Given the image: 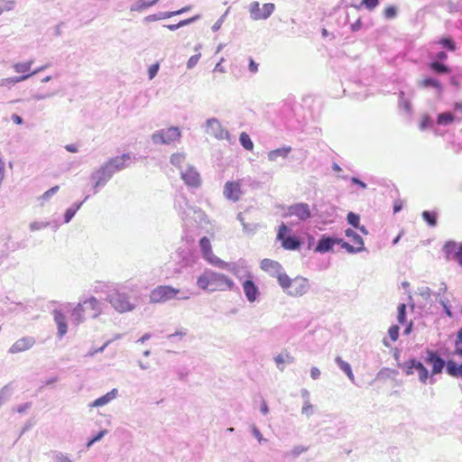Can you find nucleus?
<instances>
[{"instance_id": "f257e3e1", "label": "nucleus", "mask_w": 462, "mask_h": 462, "mask_svg": "<svg viewBox=\"0 0 462 462\" xmlns=\"http://www.w3.org/2000/svg\"><path fill=\"white\" fill-rule=\"evenodd\" d=\"M197 285L201 290L213 292L230 291L234 288L235 283L226 275L208 269L198 277Z\"/></svg>"}, {"instance_id": "f03ea898", "label": "nucleus", "mask_w": 462, "mask_h": 462, "mask_svg": "<svg viewBox=\"0 0 462 462\" xmlns=\"http://www.w3.org/2000/svg\"><path fill=\"white\" fill-rule=\"evenodd\" d=\"M425 362L431 365V376L440 374L445 366V361L432 350L426 351ZM446 371L450 376L460 377L462 364L457 365L455 361L449 360L446 364Z\"/></svg>"}, {"instance_id": "7ed1b4c3", "label": "nucleus", "mask_w": 462, "mask_h": 462, "mask_svg": "<svg viewBox=\"0 0 462 462\" xmlns=\"http://www.w3.org/2000/svg\"><path fill=\"white\" fill-rule=\"evenodd\" d=\"M130 160V155L127 153L116 156L110 159L101 169L97 171V181L94 188L106 183L113 175L114 172L121 171L127 167V162Z\"/></svg>"}, {"instance_id": "20e7f679", "label": "nucleus", "mask_w": 462, "mask_h": 462, "mask_svg": "<svg viewBox=\"0 0 462 462\" xmlns=\"http://www.w3.org/2000/svg\"><path fill=\"white\" fill-rule=\"evenodd\" d=\"M101 313V306L98 300L91 297L79 303L72 310L71 316L77 324L87 319H95Z\"/></svg>"}, {"instance_id": "39448f33", "label": "nucleus", "mask_w": 462, "mask_h": 462, "mask_svg": "<svg viewBox=\"0 0 462 462\" xmlns=\"http://www.w3.org/2000/svg\"><path fill=\"white\" fill-rule=\"evenodd\" d=\"M280 286L290 296L300 297L304 295L310 288L309 281L301 276L293 279L287 274L280 277Z\"/></svg>"}, {"instance_id": "423d86ee", "label": "nucleus", "mask_w": 462, "mask_h": 462, "mask_svg": "<svg viewBox=\"0 0 462 462\" xmlns=\"http://www.w3.org/2000/svg\"><path fill=\"white\" fill-rule=\"evenodd\" d=\"M402 370L407 375H411L416 372L418 374L419 381L421 383H427L429 379H430V383L434 382V379L432 378L433 376H430L429 371L425 365L414 358L405 362Z\"/></svg>"}, {"instance_id": "0eeeda50", "label": "nucleus", "mask_w": 462, "mask_h": 462, "mask_svg": "<svg viewBox=\"0 0 462 462\" xmlns=\"http://www.w3.org/2000/svg\"><path fill=\"white\" fill-rule=\"evenodd\" d=\"M180 290L169 285H159L155 287L150 293V301L152 303L165 302L175 299Z\"/></svg>"}, {"instance_id": "6e6552de", "label": "nucleus", "mask_w": 462, "mask_h": 462, "mask_svg": "<svg viewBox=\"0 0 462 462\" xmlns=\"http://www.w3.org/2000/svg\"><path fill=\"white\" fill-rule=\"evenodd\" d=\"M199 246L204 259H206L209 263L222 269H229L228 263L221 260L214 254L210 241L208 237L204 236L199 240Z\"/></svg>"}, {"instance_id": "1a4fd4ad", "label": "nucleus", "mask_w": 462, "mask_h": 462, "mask_svg": "<svg viewBox=\"0 0 462 462\" xmlns=\"http://www.w3.org/2000/svg\"><path fill=\"white\" fill-rule=\"evenodd\" d=\"M109 302L118 312H127L134 309V304L130 301L129 296L120 291H115L109 295Z\"/></svg>"}, {"instance_id": "9d476101", "label": "nucleus", "mask_w": 462, "mask_h": 462, "mask_svg": "<svg viewBox=\"0 0 462 462\" xmlns=\"http://www.w3.org/2000/svg\"><path fill=\"white\" fill-rule=\"evenodd\" d=\"M289 228L285 224L279 226L277 239L282 241V247L286 250H296L300 247V242L296 236H286Z\"/></svg>"}, {"instance_id": "9b49d317", "label": "nucleus", "mask_w": 462, "mask_h": 462, "mask_svg": "<svg viewBox=\"0 0 462 462\" xmlns=\"http://www.w3.org/2000/svg\"><path fill=\"white\" fill-rule=\"evenodd\" d=\"M250 15L254 20H263L268 18L274 11L273 4H264L263 7H260L258 2H253L250 5Z\"/></svg>"}, {"instance_id": "f8f14e48", "label": "nucleus", "mask_w": 462, "mask_h": 462, "mask_svg": "<svg viewBox=\"0 0 462 462\" xmlns=\"http://www.w3.org/2000/svg\"><path fill=\"white\" fill-rule=\"evenodd\" d=\"M180 137V131L178 127H170L165 131L152 134V140L156 143H171Z\"/></svg>"}, {"instance_id": "ddd939ff", "label": "nucleus", "mask_w": 462, "mask_h": 462, "mask_svg": "<svg viewBox=\"0 0 462 462\" xmlns=\"http://www.w3.org/2000/svg\"><path fill=\"white\" fill-rule=\"evenodd\" d=\"M260 267L269 275L276 277L279 283L280 277L286 275V273L283 272L282 266L274 260L265 258L261 261Z\"/></svg>"}, {"instance_id": "4468645a", "label": "nucleus", "mask_w": 462, "mask_h": 462, "mask_svg": "<svg viewBox=\"0 0 462 462\" xmlns=\"http://www.w3.org/2000/svg\"><path fill=\"white\" fill-rule=\"evenodd\" d=\"M224 196L226 199L232 200V201H237L240 199L243 191L241 188V182L240 181H227L224 186L223 190Z\"/></svg>"}, {"instance_id": "2eb2a0df", "label": "nucleus", "mask_w": 462, "mask_h": 462, "mask_svg": "<svg viewBox=\"0 0 462 462\" xmlns=\"http://www.w3.org/2000/svg\"><path fill=\"white\" fill-rule=\"evenodd\" d=\"M206 132L217 139H223L227 135V132L222 127L219 121L215 118L207 121Z\"/></svg>"}, {"instance_id": "dca6fc26", "label": "nucleus", "mask_w": 462, "mask_h": 462, "mask_svg": "<svg viewBox=\"0 0 462 462\" xmlns=\"http://www.w3.org/2000/svg\"><path fill=\"white\" fill-rule=\"evenodd\" d=\"M33 337H23L16 340L10 347V353L16 354L26 351L33 346L35 344Z\"/></svg>"}, {"instance_id": "f3484780", "label": "nucleus", "mask_w": 462, "mask_h": 462, "mask_svg": "<svg viewBox=\"0 0 462 462\" xmlns=\"http://www.w3.org/2000/svg\"><path fill=\"white\" fill-rule=\"evenodd\" d=\"M290 216H295L300 220H306L310 217V210L309 205L306 203H299L291 206L288 209Z\"/></svg>"}, {"instance_id": "a211bd4d", "label": "nucleus", "mask_w": 462, "mask_h": 462, "mask_svg": "<svg viewBox=\"0 0 462 462\" xmlns=\"http://www.w3.org/2000/svg\"><path fill=\"white\" fill-rule=\"evenodd\" d=\"M181 177L188 186L198 188L200 185L201 180L199 174L193 168L187 169L182 172Z\"/></svg>"}, {"instance_id": "6ab92c4d", "label": "nucleus", "mask_w": 462, "mask_h": 462, "mask_svg": "<svg viewBox=\"0 0 462 462\" xmlns=\"http://www.w3.org/2000/svg\"><path fill=\"white\" fill-rule=\"evenodd\" d=\"M52 314L58 328V335L61 337L65 336L68 331L66 317L60 310H54Z\"/></svg>"}, {"instance_id": "aec40b11", "label": "nucleus", "mask_w": 462, "mask_h": 462, "mask_svg": "<svg viewBox=\"0 0 462 462\" xmlns=\"http://www.w3.org/2000/svg\"><path fill=\"white\" fill-rule=\"evenodd\" d=\"M337 242H338L337 238H332V237L322 236L316 246V252H319L321 254L329 252L333 249V246L335 245H337Z\"/></svg>"}, {"instance_id": "412c9836", "label": "nucleus", "mask_w": 462, "mask_h": 462, "mask_svg": "<svg viewBox=\"0 0 462 462\" xmlns=\"http://www.w3.org/2000/svg\"><path fill=\"white\" fill-rule=\"evenodd\" d=\"M243 290L246 299L250 302H254L257 299L259 293L258 288L252 280H246L243 283Z\"/></svg>"}, {"instance_id": "4be33fe9", "label": "nucleus", "mask_w": 462, "mask_h": 462, "mask_svg": "<svg viewBox=\"0 0 462 462\" xmlns=\"http://www.w3.org/2000/svg\"><path fill=\"white\" fill-rule=\"evenodd\" d=\"M32 63H33L32 60H29V61H26V62L15 63L14 65V69L17 73H21L23 75L32 74V75L40 72L41 70H42L45 68V67H41V68L36 69H34L33 71L31 72V68H32Z\"/></svg>"}, {"instance_id": "5701e85b", "label": "nucleus", "mask_w": 462, "mask_h": 462, "mask_svg": "<svg viewBox=\"0 0 462 462\" xmlns=\"http://www.w3.org/2000/svg\"><path fill=\"white\" fill-rule=\"evenodd\" d=\"M117 395V390L113 389L112 391L108 392L106 394L97 398L92 403L89 404L90 407H99L104 406L110 402L112 400H114Z\"/></svg>"}, {"instance_id": "b1692460", "label": "nucleus", "mask_w": 462, "mask_h": 462, "mask_svg": "<svg viewBox=\"0 0 462 462\" xmlns=\"http://www.w3.org/2000/svg\"><path fill=\"white\" fill-rule=\"evenodd\" d=\"M291 146H284L282 148L273 150L268 152V160L273 162L276 161L278 157L286 158L291 152Z\"/></svg>"}, {"instance_id": "393cba45", "label": "nucleus", "mask_w": 462, "mask_h": 462, "mask_svg": "<svg viewBox=\"0 0 462 462\" xmlns=\"http://www.w3.org/2000/svg\"><path fill=\"white\" fill-rule=\"evenodd\" d=\"M444 248L447 254H450L452 251L457 248V250L455 253V259L462 266V245H459L457 246L455 242L449 241L445 245Z\"/></svg>"}, {"instance_id": "a878e982", "label": "nucleus", "mask_w": 462, "mask_h": 462, "mask_svg": "<svg viewBox=\"0 0 462 462\" xmlns=\"http://www.w3.org/2000/svg\"><path fill=\"white\" fill-rule=\"evenodd\" d=\"M199 18H200V14H196V15H194L192 17H189L188 19L181 20V21H180L176 24H168L165 27L167 29H169L170 31H175V30L179 29L180 27L189 25V24L198 21Z\"/></svg>"}, {"instance_id": "bb28decb", "label": "nucleus", "mask_w": 462, "mask_h": 462, "mask_svg": "<svg viewBox=\"0 0 462 462\" xmlns=\"http://www.w3.org/2000/svg\"><path fill=\"white\" fill-rule=\"evenodd\" d=\"M419 86L423 88H437L439 90L442 89V86H441L440 82L439 80L435 79H432V78H425V79H421L419 82Z\"/></svg>"}, {"instance_id": "cd10ccee", "label": "nucleus", "mask_w": 462, "mask_h": 462, "mask_svg": "<svg viewBox=\"0 0 462 462\" xmlns=\"http://www.w3.org/2000/svg\"><path fill=\"white\" fill-rule=\"evenodd\" d=\"M158 0H152V1H145V0H139L136 2V4L131 7L132 12H142L144 9H147L152 5H154L157 3Z\"/></svg>"}, {"instance_id": "c85d7f7f", "label": "nucleus", "mask_w": 462, "mask_h": 462, "mask_svg": "<svg viewBox=\"0 0 462 462\" xmlns=\"http://www.w3.org/2000/svg\"><path fill=\"white\" fill-rule=\"evenodd\" d=\"M337 245H340L341 247L346 249L348 253L355 254L365 250V247H361L354 244L351 245L347 242H345L343 239H337Z\"/></svg>"}, {"instance_id": "c756f323", "label": "nucleus", "mask_w": 462, "mask_h": 462, "mask_svg": "<svg viewBox=\"0 0 462 462\" xmlns=\"http://www.w3.org/2000/svg\"><path fill=\"white\" fill-rule=\"evenodd\" d=\"M346 236L350 238L352 243L356 245L365 247L363 238L354 230L348 228L346 230Z\"/></svg>"}, {"instance_id": "7c9ffc66", "label": "nucleus", "mask_w": 462, "mask_h": 462, "mask_svg": "<svg viewBox=\"0 0 462 462\" xmlns=\"http://www.w3.org/2000/svg\"><path fill=\"white\" fill-rule=\"evenodd\" d=\"M429 66L433 71L439 74H448L450 72V69L448 66L438 61L431 62Z\"/></svg>"}, {"instance_id": "2f4dec72", "label": "nucleus", "mask_w": 462, "mask_h": 462, "mask_svg": "<svg viewBox=\"0 0 462 462\" xmlns=\"http://www.w3.org/2000/svg\"><path fill=\"white\" fill-rule=\"evenodd\" d=\"M336 362L339 365V367L347 374L349 379H351L353 381L354 380V374H353V372H352L350 365L347 364L346 362L343 361L341 359V357H339V356H337L336 358Z\"/></svg>"}, {"instance_id": "473e14b6", "label": "nucleus", "mask_w": 462, "mask_h": 462, "mask_svg": "<svg viewBox=\"0 0 462 462\" xmlns=\"http://www.w3.org/2000/svg\"><path fill=\"white\" fill-rule=\"evenodd\" d=\"M454 120H455L454 116L449 112H446V113H441L438 116L437 123H438V125H448V124H451L452 122H454Z\"/></svg>"}, {"instance_id": "72a5a7b5", "label": "nucleus", "mask_w": 462, "mask_h": 462, "mask_svg": "<svg viewBox=\"0 0 462 462\" xmlns=\"http://www.w3.org/2000/svg\"><path fill=\"white\" fill-rule=\"evenodd\" d=\"M439 43L449 51H455L457 49L456 42L450 37L441 38Z\"/></svg>"}, {"instance_id": "f704fd0d", "label": "nucleus", "mask_w": 462, "mask_h": 462, "mask_svg": "<svg viewBox=\"0 0 462 462\" xmlns=\"http://www.w3.org/2000/svg\"><path fill=\"white\" fill-rule=\"evenodd\" d=\"M239 141L245 149H246L248 151L253 150L254 143H253L250 136L246 133H242L240 134Z\"/></svg>"}, {"instance_id": "c9c22d12", "label": "nucleus", "mask_w": 462, "mask_h": 462, "mask_svg": "<svg viewBox=\"0 0 462 462\" xmlns=\"http://www.w3.org/2000/svg\"><path fill=\"white\" fill-rule=\"evenodd\" d=\"M422 218L430 226H435L437 225V214L435 212H430V211H423L422 214Z\"/></svg>"}, {"instance_id": "e433bc0d", "label": "nucleus", "mask_w": 462, "mask_h": 462, "mask_svg": "<svg viewBox=\"0 0 462 462\" xmlns=\"http://www.w3.org/2000/svg\"><path fill=\"white\" fill-rule=\"evenodd\" d=\"M191 9V6L190 5H187V6H184L177 11H171V12H165V13H162L161 14V17L162 18H171V17H173L175 15H179V14H184L188 11H189Z\"/></svg>"}, {"instance_id": "4c0bfd02", "label": "nucleus", "mask_w": 462, "mask_h": 462, "mask_svg": "<svg viewBox=\"0 0 462 462\" xmlns=\"http://www.w3.org/2000/svg\"><path fill=\"white\" fill-rule=\"evenodd\" d=\"M406 318V305L404 303H402L398 306V321L401 324H403L405 322Z\"/></svg>"}, {"instance_id": "58836bf2", "label": "nucleus", "mask_w": 462, "mask_h": 462, "mask_svg": "<svg viewBox=\"0 0 462 462\" xmlns=\"http://www.w3.org/2000/svg\"><path fill=\"white\" fill-rule=\"evenodd\" d=\"M285 360H287L288 362H293V357L291 356L289 353H286L285 356L278 355L274 358V361L278 366H280V365H282L285 362Z\"/></svg>"}, {"instance_id": "ea45409f", "label": "nucleus", "mask_w": 462, "mask_h": 462, "mask_svg": "<svg viewBox=\"0 0 462 462\" xmlns=\"http://www.w3.org/2000/svg\"><path fill=\"white\" fill-rule=\"evenodd\" d=\"M396 14L397 10L393 5L387 6L383 11L384 17L387 19L394 18L396 16Z\"/></svg>"}, {"instance_id": "a19ab883", "label": "nucleus", "mask_w": 462, "mask_h": 462, "mask_svg": "<svg viewBox=\"0 0 462 462\" xmlns=\"http://www.w3.org/2000/svg\"><path fill=\"white\" fill-rule=\"evenodd\" d=\"M347 221L354 227H357L359 224V216L353 212H349L347 214Z\"/></svg>"}, {"instance_id": "79ce46f5", "label": "nucleus", "mask_w": 462, "mask_h": 462, "mask_svg": "<svg viewBox=\"0 0 462 462\" xmlns=\"http://www.w3.org/2000/svg\"><path fill=\"white\" fill-rule=\"evenodd\" d=\"M389 337L393 341H396L399 337V327L396 325H393L388 329Z\"/></svg>"}, {"instance_id": "37998d69", "label": "nucleus", "mask_w": 462, "mask_h": 462, "mask_svg": "<svg viewBox=\"0 0 462 462\" xmlns=\"http://www.w3.org/2000/svg\"><path fill=\"white\" fill-rule=\"evenodd\" d=\"M362 5L368 10H373L379 5V0H362Z\"/></svg>"}, {"instance_id": "c03bdc74", "label": "nucleus", "mask_w": 462, "mask_h": 462, "mask_svg": "<svg viewBox=\"0 0 462 462\" xmlns=\"http://www.w3.org/2000/svg\"><path fill=\"white\" fill-rule=\"evenodd\" d=\"M199 59H200V54H195V55L191 56L187 62V67L189 69H192L193 67H195L197 65Z\"/></svg>"}, {"instance_id": "a18cd8bd", "label": "nucleus", "mask_w": 462, "mask_h": 462, "mask_svg": "<svg viewBox=\"0 0 462 462\" xmlns=\"http://www.w3.org/2000/svg\"><path fill=\"white\" fill-rule=\"evenodd\" d=\"M31 76H32V74H25V75H22L21 77L7 79H5V81L15 84V83H18V82L27 79Z\"/></svg>"}, {"instance_id": "49530a36", "label": "nucleus", "mask_w": 462, "mask_h": 462, "mask_svg": "<svg viewBox=\"0 0 462 462\" xmlns=\"http://www.w3.org/2000/svg\"><path fill=\"white\" fill-rule=\"evenodd\" d=\"M184 161V156L180 153L172 154L171 157V162L172 164H180Z\"/></svg>"}, {"instance_id": "de8ad7c7", "label": "nucleus", "mask_w": 462, "mask_h": 462, "mask_svg": "<svg viewBox=\"0 0 462 462\" xmlns=\"http://www.w3.org/2000/svg\"><path fill=\"white\" fill-rule=\"evenodd\" d=\"M159 70V64L156 63V64H152L149 69H148V74H149V79H152L155 77V75L157 74Z\"/></svg>"}, {"instance_id": "09e8293b", "label": "nucleus", "mask_w": 462, "mask_h": 462, "mask_svg": "<svg viewBox=\"0 0 462 462\" xmlns=\"http://www.w3.org/2000/svg\"><path fill=\"white\" fill-rule=\"evenodd\" d=\"M430 125V118L429 116H423L420 124L421 130L426 129Z\"/></svg>"}, {"instance_id": "8fccbe9b", "label": "nucleus", "mask_w": 462, "mask_h": 462, "mask_svg": "<svg viewBox=\"0 0 462 462\" xmlns=\"http://www.w3.org/2000/svg\"><path fill=\"white\" fill-rule=\"evenodd\" d=\"M60 187L59 186H54L52 188H51L50 189H48L47 191L44 192V194L42 195V197L44 199H48L50 198L51 195H53L54 193H56L58 190H59Z\"/></svg>"}, {"instance_id": "3c124183", "label": "nucleus", "mask_w": 462, "mask_h": 462, "mask_svg": "<svg viewBox=\"0 0 462 462\" xmlns=\"http://www.w3.org/2000/svg\"><path fill=\"white\" fill-rule=\"evenodd\" d=\"M106 433V430H102L100 431L96 437H94L93 439H91L88 442V447L91 446L93 443L98 441L99 439H101V438Z\"/></svg>"}, {"instance_id": "603ef678", "label": "nucleus", "mask_w": 462, "mask_h": 462, "mask_svg": "<svg viewBox=\"0 0 462 462\" xmlns=\"http://www.w3.org/2000/svg\"><path fill=\"white\" fill-rule=\"evenodd\" d=\"M455 353L462 357V341H455Z\"/></svg>"}, {"instance_id": "864d4df0", "label": "nucleus", "mask_w": 462, "mask_h": 462, "mask_svg": "<svg viewBox=\"0 0 462 462\" xmlns=\"http://www.w3.org/2000/svg\"><path fill=\"white\" fill-rule=\"evenodd\" d=\"M249 70L252 73H255L258 70V64L255 63L253 59H250V61H249Z\"/></svg>"}, {"instance_id": "5fc2aeb1", "label": "nucleus", "mask_w": 462, "mask_h": 462, "mask_svg": "<svg viewBox=\"0 0 462 462\" xmlns=\"http://www.w3.org/2000/svg\"><path fill=\"white\" fill-rule=\"evenodd\" d=\"M53 462H71L67 457L63 455H57Z\"/></svg>"}, {"instance_id": "6e6d98bb", "label": "nucleus", "mask_w": 462, "mask_h": 462, "mask_svg": "<svg viewBox=\"0 0 462 462\" xmlns=\"http://www.w3.org/2000/svg\"><path fill=\"white\" fill-rule=\"evenodd\" d=\"M310 375L313 379H317L320 375V371L317 367H312L310 370Z\"/></svg>"}, {"instance_id": "4d7b16f0", "label": "nucleus", "mask_w": 462, "mask_h": 462, "mask_svg": "<svg viewBox=\"0 0 462 462\" xmlns=\"http://www.w3.org/2000/svg\"><path fill=\"white\" fill-rule=\"evenodd\" d=\"M74 214H75V211H74V210H72V209H68V210L66 211V214H65V220H66V222H69V221L72 218V217L74 216Z\"/></svg>"}, {"instance_id": "13d9d810", "label": "nucleus", "mask_w": 462, "mask_h": 462, "mask_svg": "<svg viewBox=\"0 0 462 462\" xmlns=\"http://www.w3.org/2000/svg\"><path fill=\"white\" fill-rule=\"evenodd\" d=\"M12 120L16 125H21L23 123L22 117L20 116L16 115V114H14L12 116Z\"/></svg>"}, {"instance_id": "bf43d9fd", "label": "nucleus", "mask_w": 462, "mask_h": 462, "mask_svg": "<svg viewBox=\"0 0 462 462\" xmlns=\"http://www.w3.org/2000/svg\"><path fill=\"white\" fill-rule=\"evenodd\" d=\"M66 150L69 152H77L78 147L75 144H67L65 146Z\"/></svg>"}, {"instance_id": "052dcab7", "label": "nucleus", "mask_w": 462, "mask_h": 462, "mask_svg": "<svg viewBox=\"0 0 462 462\" xmlns=\"http://www.w3.org/2000/svg\"><path fill=\"white\" fill-rule=\"evenodd\" d=\"M162 19H163V18L161 17V14L159 15L152 14V15H149L146 17L147 21H157V20H162Z\"/></svg>"}, {"instance_id": "680f3d73", "label": "nucleus", "mask_w": 462, "mask_h": 462, "mask_svg": "<svg viewBox=\"0 0 462 462\" xmlns=\"http://www.w3.org/2000/svg\"><path fill=\"white\" fill-rule=\"evenodd\" d=\"M352 181L356 184H357L358 186H360L361 188L363 189H365L366 188V184L364 183L363 181H361L360 180L356 179V178H353L352 179Z\"/></svg>"}, {"instance_id": "e2e57ef3", "label": "nucleus", "mask_w": 462, "mask_h": 462, "mask_svg": "<svg viewBox=\"0 0 462 462\" xmlns=\"http://www.w3.org/2000/svg\"><path fill=\"white\" fill-rule=\"evenodd\" d=\"M402 208V205L401 202H395L394 205H393V212L394 213H397L399 212Z\"/></svg>"}, {"instance_id": "0e129e2a", "label": "nucleus", "mask_w": 462, "mask_h": 462, "mask_svg": "<svg viewBox=\"0 0 462 462\" xmlns=\"http://www.w3.org/2000/svg\"><path fill=\"white\" fill-rule=\"evenodd\" d=\"M437 58H438L439 60H446V59L448 58V56H447V53H446V52H444V51H440V52H439V53L437 54Z\"/></svg>"}, {"instance_id": "69168bd1", "label": "nucleus", "mask_w": 462, "mask_h": 462, "mask_svg": "<svg viewBox=\"0 0 462 462\" xmlns=\"http://www.w3.org/2000/svg\"><path fill=\"white\" fill-rule=\"evenodd\" d=\"M403 106H404V108H405L407 111H410V110H411V103H410V102H408V101L403 102Z\"/></svg>"}, {"instance_id": "338daca9", "label": "nucleus", "mask_w": 462, "mask_h": 462, "mask_svg": "<svg viewBox=\"0 0 462 462\" xmlns=\"http://www.w3.org/2000/svg\"><path fill=\"white\" fill-rule=\"evenodd\" d=\"M456 341H462V328L458 330Z\"/></svg>"}, {"instance_id": "774afa93", "label": "nucleus", "mask_w": 462, "mask_h": 462, "mask_svg": "<svg viewBox=\"0 0 462 462\" xmlns=\"http://www.w3.org/2000/svg\"><path fill=\"white\" fill-rule=\"evenodd\" d=\"M454 107H455L456 110H459L462 113V103H458V102L456 103Z\"/></svg>"}]
</instances>
